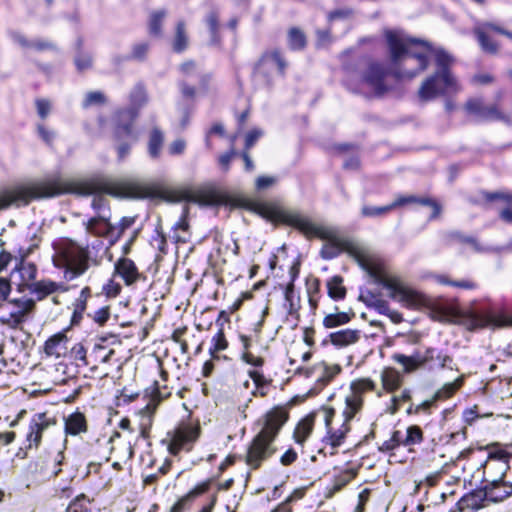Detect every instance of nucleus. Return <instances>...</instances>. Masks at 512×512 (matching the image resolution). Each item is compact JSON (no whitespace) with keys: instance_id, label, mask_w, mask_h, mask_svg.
I'll use <instances>...</instances> for the list:
<instances>
[{"instance_id":"1","label":"nucleus","mask_w":512,"mask_h":512,"mask_svg":"<svg viewBox=\"0 0 512 512\" xmlns=\"http://www.w3.org/2000/svg\"><path fill=\"white\" fill-rule=\"evenodd\" d=\"M20 190H25V199L15 198L12 204L26 205L33 200L58 196L64 193H75L78 195H95L92 200V207L96 215L103 211L110 210L106 198L101 193L115 197H144L146 190L134 182H113L104 180L92 181H64L59 177H52L40 181L30 182L8 191V195H16Z\"/></svg>"},{"instance_id":"2","label":"nucleus","mask_w":512,"mask_h":512,"mask_svg":"<svg viewBox=\"0 0 512 512\" xmlns=\"http://www.w3.org/2000/svg\"><path fill=\"white\" fill-rule=\"evenodd\" d=\"M342 251H346L368 274L379 284L390 290V297L407 307H419L425 304V298L419 292L406 286L399 278L389 276L379 259L368 249L356 243L339 239L325 242L320 255L329 260L337 257Z\"/></svg>"},{"instance_id":"3","label":"nucleus","mask_w":512,"mask_h":512,"mask_svg":"<svg viewBox=\"0 0 512 512\" xmlns=\"http://www.w3.org/2000/svg\"><path fill=\"white\" fill-rule=\"evenodd\" d=\"M389 72L397 79H412L428 67L429 57H435L430 43L410 37L403 30L385 29Z\"/></svg>"},{"instance_id":"4","label":"nucleus","mask_w":512,"mask_h":512,"mask_svg":"<svg viewBox=\"0 0 512 512\" xmlns=\"http://www.w3.org/2000/svg\"><path fill=\"white\" fill-rule=\"evenodd\" d=\"M288 418L287 410L282 407H275L265 414L263 427L253 438L247 450L246 463L250 468L258 469L275 453L272 444Z\"/></svg>"},{"instance_id":"5","label":"nucleus","mask_w":512,"mask_h":512,"mask_svg":"<svg viewBox=\"0 0 512 512\" xmlns=\"http://www.w3.org/2000/svg\"><path fill=\"white\" fill-rule=\"evenodd\" d=\"M53 247V264L63 270L67 281L82 276L92 265L98 264L97 259L91 255L89 246L80 245L72 239H60Z\"/></svg>"},{"instance_id":"6","label":"nucleus","mask_w":512,"mask_h":512,"mask_svg":"<svg viewBox=\"0 0 512 512\" xmlns=\"http://www.w3.org/2000/svg\"><path fill=\"white\" fill-rule=\"evenodd\" d=\"M435 61L438 71L426 78L418 91L422 101H430L439 96L456 94L462 90L456 77L450 71L454 58L444 49L435 51Z\"/></svg>"},{"instance_id":"7","label":"nucleus","mask_w":512,"mask_h":512,"mask_svg":"<svg viewBox=\"0 0 512 512\" xmlns=\"http://www.w3.org/2000/svg\"><path fill=\"white\" fill-rule=\"evenodd\" d=\"M267 215L268 218L274 222L287 224L297 228L307 237L316 236L326 242L341 239L336 228L315 225L297 211L271 207L267 210Z\"/></svg>"},{"instance_id":"8","label":"nucleus","mask_w":512,"mask_h":512,"mask_svg":"<svg viewBox=\"0 0 512 512\" xmlns=\"http://www.w3.org/2000/svg\"><path fill=\"white\" fill-rule=\"evenodd\" d=\"M199 435V425L182 423L174 430L168 432L163 442L167 443L168 451L172 455H177L181 451H190Z\"/></svg>"},{"instance_id":"9","label":"nucleus","mask_w":512,"mask_h":512,"mask_svg":"<svg viewBox=\"0 0 512 512\" xmlns=\"http://www.w3.org/2000/svg\"><path fill=\"white\" fill-rule=\"evenodd\" d=\"M389 72L376 62L370 63L362 74L357 90L366 96L381 95L388 90L385 78Z\"/></svg>"},{"instance_id":"10","label":"nucleus","mask_w":512,"mask_h":512,"mask_svg":"<svg viewBox=\"0 0 512 512\" xmlns=\"http://www.w3.org/2000/svg\"><path fill=\"white\" fill-rule=\"evenodd\" d=\"M350 394L346 396L343 416L351 421L363 407V395L376 390V383L370 378H360L350 385Z\"/></svg>"},{"instance_id":"11","label":"nucleus","mask_w":512,"mask_h":512,"mask_svg":"<svg viewBox=\"0 0 512 512\" xmlns=\"http://www.w3.org/2000/svg\"><path fill=\"white\" fill-rule=\"evenodd\" d=\"M54 416L47 413H36L31 418L28 432L26 434L27 449H37L42 441L43 435L56 425Z\"/></svg>"},{"instance_id":"12","label":"nucleus","mask_w":512,"mask_h":512,"mask_svg":"<svg viewBox=\"0 0 512 512\" xmlns=\"http://www.w3.org/2000/svg\"><path fill=\"white\" fill-rule=\"evenodd\" d=\"M492 469L493 465H489L487 469L484 470V489L488 497V501L501 502L512 495V483L505 481V475H501L500 473L499 477H491L490 474Z\"/></svg>"},{"instance_id":"13","label":"nucleus","mask_w":512,"mask_h":512,"mask_svg":"<svg viewBox=\"0 0 512 512\" xmlns=\"http://www.w3.org/2000/svg\"><path fill=\"white\" fill-rule=\"evenodd\" d=\"M464 110L467 114L481 121L503 120L505 118L497 104L486 105L480 97L469 98L464 104Z\"/></svg>"},{"instance_id":"14","label":"nucleus","mask_w":512,"mask_h":512,"mask_svg":"<svg viewBox=\"0 0 512 512\" xmlns=\"http://www.w3.org/2000/svg\"><path fill=\"white\" fill-rule=\"evenodd\" d=\"M335 415L333 409L325 410V425L327 428V435L323 438V443L330 446V455H335L337 448L341 446L346 438L347 433L350 431V425L346 418H344L343 424L338 429L331 427V421Z\"/></svg>"},{"instance_id":"15","label":"nucleus","mask_w":512,"mask_h":512,"mask_svg":"<svg viewBox=\"0 0 512 512\" xmlns=\"http://www.w3.org/2000/svg\"><path fill=\"white\" fill-rule=\"evenodd\" d=\"M435 357L434 348H426L425 351H415L412 355H404L396 353L392 356V359L402 365L403 371L407 374L413 373L416 370L423 368L427 363L432 361Z\"/></svg>"},{"instance_id":"16","label":"nucleus","mask_w":512,"mask_h":512,"mask_svg":"<svg viewBox=\"0 0 512 512\" xmlns=\"http://www.w3.org/2000/svg\"><path fill=\"white\" fill-rule=\"evenodd\" d=\"M467 324L470 329H480V328H504V327H512V316L505 315L503 313L500 314H492V313H476L471 312Z\"/></svg>"},{"instance_id":"17","label":"nucleus","mask_w":512,"mask_h":512,"mask_svg":"<svg viewBox=\"0 0 512 512\" xmlns=\"http://www.w3.org/2000/svg\"><path fill=\"white\" fill-rule=\"evenodd\" d=\"M110 218V210H105L101 215H95L85 222V229L94 236L114 238L116 227L110 223Z\"/></svg>"},{"instance_id":"18","label":"nucleus","mask_w":512,"mask_h":512,"mask_svg":"<svg viewBox=\"0 0 512 512\" xmlns=\"http://www.w3.org/2000/svg\"><path fill=\"white\" fill-rule=\"evenodd\" d=\"M162 400L163 397L161 396L160 391L158 390V388H155L146 406L140 410V415L142 416L140 435L143 438L149 437V429L151 428L153 423V416L157 411Z\"/></svg>"},{"instance_id":"19","label":"nucleus","mask_w":512,"mask_h":512,"mask_svg":"<svg viewBox=\"0 0 512 512\" xmlns=\"http://www.w3.org/2000/svg\"><path fill=\"white\" fill-rule=\"evenodd\" d=\"M162 400L163 397L161 396L160 391L158 390V388H155L146 406L140 410V415L142 416L140 435L143 438L149 437V429L151 428L153 423V416L157 411Z\"/></svg>"},{"instance_id":"20","label":"nucleus","mask_w":512,"mask_h":512,"mask_svg":"<svg viewBox=\"0 0 512 512\" xmlns=\"http://www.w3.org/2000/svg\"><path fill=\"white\" fill-rule=\"evenodd\" d=\"M69 338L67 330L57 332L50 336L44 343V353L49 357L61 358L68 353Z\"/></svg>"},{"instance_id":"21","label":"nucleus","mask_w":512,"mask_h":512,"mask_svg":"<svg viewBox=\"0 0 512 512\" xmlns=\"http://www.w3.org/2000/svg\"><path fill=\"white\" fill-rule=\"evenodd\" d=\"M175 200H187L201 205H215L222 201V196L216 190L208 188L196 192L178 193Z\"/></svg>"},{"instance_id":"22","label":"nucleus","mask_w":512,"mask_h":512,"mask_svg":"<svg viewBox=\"0 0 512 512\" xmlns=\"http://www.w3.org/2000/svg\"><path fill=\"white\" fill-rule=\"evenodd\" d=\"M488 462L485 469L489 465H493V469H497L501 475H506L509 469V453L499 444L493 443L487 446Z\"/></svg>"},{"instance_id":"23","label":"nucleus","mask_w":512,"mask_h":512,"mask_svg":"<svg viewBox=\"0 0 512 512\" xmlns=\"http://www.w3.org/2000/svg\"><path fill=\"white\" fill-rule=\"evenodd\" d=\"M496 25L492 23H484L474 29V33L478 39L481 49L485 53L497 54L499 45L492 39V33L495 32Z\"/></svg>"},{"instance_id":"24","label":"nucleus","mask_w":512,"mask_h":512,"mask_svg":"<svg viewBox=\"0 0 512 512\" xmlns=\"http://www.w3.org/2000/svg\"><path fill=\"white\" fill-rule=\"evenodd\" d=\"M380 381L382 389L377 391L378 397L383 395V391L386 393H394L397 391L403 383V376L395 368L385 367L380 373Z\"/></svg>"},{"instance_id":"25","label":"nucleus","mask_w":512,"mask_h":512,"mask_svg":"<svg viewBox=\"0 0 512 512\" xmlns=\"http://www.w3.org/2000/svg\"><path fill=\"white\" fill-rule=\"evenodd\" d=\"M412 203H419L421 205L431 206L433 209V213L430 216L431 219L437 218L441 213V206L435 200H433L431 198H427V197L418 198L413 195H407V196L400 195L391 204H389V207H391V211H392L395 208H398V207H401V206H404L407 204H412Z\"/></svg>"},{"instance_id":"26","label":"nucleus","mask_w":512,"mask_h":512,"mask_svg":"<svg viewBox=\"0 0 512 512\" xmlns=\"http://www.w3.org/2000/svg\"><path fill=\"white\" fill-rule=\"evenodd\" d=\"M32 294L36 296L38 300H42L45 297L54 294L56 292H66L67 287L61 283H57L51 280H40L32 283L29 287Z\"/></svg>"},{"instance_id":"27","label":"nucleus","mask_w":512,"mask_h":512,"mask_svg":"<svg viewBox=\"0 0 512 512\" xmlns=\"http://www.w3.org/2000/svg\"><path fill=\"white\" fill-rule=\"evenodd\" d=\"M115 269L117 274L123 278L126 285H132L142 277L135 263L128 258L120 259L116 263Z\"/></svg>"},{"instance_id":"28","label":"nucleus","mask_w":512,"mask_h":512,"mask_svg":"<svg viewBox=\"0 0 512 512\" xmlns=\"http://www.w3.org/2000/svg\"><path fill=\"white\" fill-rule=\"evenodd\" d=\"M488 500L485 489L476 490L464 495L458 502L460 511L477 510L484 506V501Z\"/></svg>"},{"instance_id":"29","label":"nucleus","mask_w":512,"mask_h":512,"mask_svg":"<svg viewBox=\"0 0 512 512\" xmlns=\"http://www.w3.org/2000/svg\"><path fill=\"white\" fill-rule=\"evenodd\" d=\"M330 342L339 348L355 344L360 339V331L356 329H343L329 335Z\"/></svg>"},{"instance_id":"30","label":"nucleus","mask_w":512,"mask_h":512,"mask_svg":"<svg viewBox=\"0 0 512 512\" xmlns=\"http://www.w3.org/2000/svg\"><path fill=\"white\" fill-rule=\"evenodd\" d=\"M88 425L83 413L76 411L65 418V432L68 435H79L87 432Z\"/></svg>"},{"instance_id":"31","label":"nucleus","mask_w":512,"mask_h":512,"mask_svg":"<svg viewBox=\"0 0 512 512\" xmlns=\"http://www.w3.org/2000/svg\"><path fill=\"white\" fill-rule=\"evenodd\" d=\"M314 423L315 415L309 414L297 424L293 434V438L297 444H304L313 431Z\"/></svg>"},{"instance_id":"32","label":"nucleus","mask_w":512,"mask_h":512,"mask_svg":"<svg viewBox=\"0 0 512 512\" xmlns=\"http://www.w3.org/2000/svg\"><path fill=\"white\" fill-rule=\"evenodd\" d=\"M13 303L16 305L17 310L11 312L10 318L15 325H18L26 319L29 313L33 311L35 301L33 299H19L14 300Z\"/></svg>"},{"instance_id":"33","label":"nucleus","mask_w":512,"mask_h":512,"mask_svg":"<svg viewBox=\"0 0 512 512\" xmlns=\"http://www.w3.org/2000/svg\"><path fill=\"white\" fill-rule=\"evenodd\" d=\"M91 296V290L89 287H84L79 296L75 299L73 303V315H72V324H77L82 319V315L87 307V300Z\"/></svg>"},{"instance_id":"34","label":"nucleus","mask_w":512,"mask_h":512,"mask_svg":"<svg viewBox=\"0 0 512 512\" xmlns=\"http://www.w3.org/2000/svg\"><path fill=\"white\" fill-rule=\"evenodd\" d=\"M353 316H354L353 312L332 313V314H329L324 317L323 325L326 328H334L337 326L345 325L348 322H350V320L352 319Z\"/></svg>"},{"instance_id":"35","label":"nucleus","mask_w":512,"mask_h":512,"mask_svg":"<svg viewBox=\"0 0 512 512\" xmlns=\"http://www.w3.org/2000/svg\"><path fill=\"white\" fill-rule=\"evenodd\" d=\"M163 141V133L158 128H154L150 133L148 142V152L152 158L159 157Z\"/></svg>"},{"instance_id":"36","label":"nucleus","mask_w":512,"mask_h":512,"mask_svg":"<svg viewBox=\"0 0 512 512\" xmlns=\"http://www.w3.org/2000/svg\"><path fill=\"white\" fill-rule=\"evenodd\" d=\"M328 295L334 300L343 299L346 296V288L343 286L341 276H333L327 282Z\"/></svg>"},{"instance_id":"37","label":"nucleus","mask_w":512,"mask_h":512,"mask_svg":"<svg viewBox=\"0 0 512 512\" xmlns=\"http://www.w3.org/2000/svg\"><path fill=\"white\" fill-rule=\"evenodd\" d=\"M464 383V376H460L455 381L451 383L444 384L436 393L435 399L443 400L448 399L454 395V393L459 390Z\"/></svg>"},{"instance_id":"38","label":"nucleus","mask_w":512,"mask_h":512,"mask_svg":"<svg viewBox=\"0 0 512 512\" xmlns=\"http://www.w3.org/2000/svg\"><path fill=\"white\" fill-rule=\"evenodd\" d=\"M188 46V36L186 33L185 23L179 21L176 26V33L173 40V49L176 52L184 51Z\"/></svg>"},{"instance_id":"39","label":"nucleus","mask_w":512,"mask_h":512,"mask_svg":"<svg viewBox=\"0 0 512 512\" xmlns=\"http://www.w3.org/2000/svg\"><path fill=\"white\" fill-rule=\"evenodd\" d=\"M423 441V431L417 425H411L406 430V436H401V442L403 446H412L420 444Z\"/></svg>"},{"instance_id":"40","label":"nucleus","mask_w":512,"mask_h":512,"mask_svg":"<svg viewBox=\"0 0 512 512\" xmlns=\"http://www.w3.org/2000/svg\"><path fill=\"white\" fill-rule=\"evenodd\" d=\"M288 44L292 50H302L306 46V36L302 30L293 27L288 31Z\"/></svg>"},{"instance_id":"41","label":"nucleus","mask_w":512,"mask_h":512,"mask_svg":"<svg viewBox=\"0 0 512 512\" xmlns=\"http://www.w3.org/2000/svg\"><path fill=\"white\" fill-rule=\"evenodd\" d=\"M356 473L353 470H345L335 477L331 494L339 492L344 486H346L354 477Z\"/></svg>"},{"instance_id":"42","label":"nucleus","mask_w":512,"mask_h":512,"mask_svg":"<svg viewBox=\"0 0 512 512\" xmlns=\"http://www.w3.org/2000/svg\"><path fill=\"white\" fill-rule=\"evenodd\" d=\"M70 356L77 362L78 366H88L87 350L82 343H76L70 349Z\"/></svg>"},{"instance_id":"43","label":"nucleus","mask_w":512,"mask_h":512,"mask_svg":"<svg viewBox=\"0 0 512 512\" xmlns=\"http://www.w3.org/2000/svg\"><path fill=\"white\" fill-rule=\"evenodd\" d=\"M113 349H107L104 345L96 344L92 351V356L100 363H108L114 355Z\"/></svg>"},{"instance_id":"44","label":"nucleus","mask_w":512,"mask_h":512,"mask_svg":"<svg viewBox=\"0 0 512 512\" xmlns=\"http://www.w3.org/2000/svg\"><path fill=\"white\" fill-rule=\"evenodd\" d=\"M354 15V10L350 7H343L331 11L327 14V19L329 23H332L337 20H347L352 18Z\"/></svg>"},{"instance_id":"45","label":"nucleus","mask_w":512,"mask_h":512,"mask_svg":"<svg viewBox=\"0 0 512 512\" xmlns=\"http://www.w3.org/2000/svg\"><path fill=\"white\" fill-rule=\"evenodd\" d=\"M411 400V391L409 389H404L399 395L392 397V404L389 408L390 414H395L399 409L402 403L408 402Z\"/></svg>"},{"instance_id":"46","label":"nucleus","mask_w":512,"mask_h":512,"mask_svg":"<svg viewBox=\"0 0 512 512\" xmlns=\"http://www.w3.org/2000/svg\"><path fill=\"white\" fill-rule=\"evenodd\" d=\"M21 278L24 282L32 281L36 278V265L30 262H22L19 267Z\"/></svg>"},{"instance_id":"47","label":"nucleus","mask_w":512,"mask_h":512,"mask_svg":"<svg viewBox=\"0 0 512 512\" xmlns=\"http://www.w3.org/2000/svg\"><path fill=\"white\" fill-rule=\"evenodd\" d=\"M391 211V207L389 205L374 207L365 205L361 209V214L363 217H381L386 215Z\"/></svg>"},{"instance_id":"48","label":"nucleus","mask_w":512,"mask_h":512,"mask_svg":"<svg viewBox=\"0 0 512 512\" xmlns=\"http://www.w3.org/2000/svg\"><path fill=\"white\" fill-rule=\"evenodd\" d=\"M131 102L134 106L140 107L147 102V93L142 85H136L131 92Z\"/></svg>"},{"instance_id":"49","label":"nucleus","mask_w":512,"mask_h":512,"mask_svg":"<svg viewBox=\"0 0 512 512\" xmlns=\"http://www.w3.org/2000/svg\"><path fill=\"white\" fill-rule=\"evenodd\" d=\"M400 445H402L401 432L396 430L393 432L390 439H388L382 443V445L379 447V450L381 452H389V451L396 449Z\"/></svg>"},{"instance_id":"50","label":"nucleus","mask_w":512,"mask_h":512,"mask_svg":"<svg viewBox=\"0 0 512 512\" xmlns=\"http://www.w3.org/2000/svg\"><path fill=\"white\" fill-rule=\"evenodd\" d=\"M495 77L491 73L488 72H479L474 74L471 79L470 83L474 86H486L491 85L494 83Z\"/></svg>"},{"instance_id":"51","label":"nucleus","mask_w":512,"mask_h":512,"mask_svg":"<svg viewBox=\"0 0 512 512\" xmlns=\"http://www.w3.org/2000/svg\"><path fill=\"white\" fill-rule=\"evenodd\" d=\"M106 102L105 95L100 91H92L87 93L83 102V107L87 108L93 105H102Z\"/></svg>"},{"instance_id":"52","label":"nucleus","mask_w":512,"mask_h":512,"mask_svg":"<svg viewBox=\"0 0 512 512\" xmlns=\"http://www.w3.org/2000/svg\"><path fill=\"white\" fill-rule=\"evenodd\" d=\"M165 17V11H158L151 15L149 22V30L153 35H160L161 33V22Z\"/></svg>"},{"instance_id":"53","label":"nucleus","mask_w":512,"mask_h":512,"mask_svg":"<svg viewBox=\"0 0 512 512\" xmlns=\"http://www.w3.org/2000/svg\"><path fill=\"white\" fill-rule=\"evenodd\" d=\"M367 304L368 306L375 308L378 312L382 314H388L390 312L388 302L374 295H371L368 298Z\"/></svg>"},{"instance_id":"54","label":"nucleus","mask_w":512,"mask_h":512,"mask_svg":"<svg viewBox=\"0 0 512 512\" xmlns=\"http://www.w3.org/2000/svg\"><path fill=\"white\" fill-rule=\"evenodd\" d=\"M227 346L228 342L225 338L223 329H220L212 339V347L210 350L212 353L220 352L225 350Z\"/></svg>"},{"instance_id":"55","label":"nucleus","mask_w":512,"mask_h":512,"mask_svg":"<svg viewBox=\"0 0 512 512\" xmlns=\"http://www.w3.org/2000/svg\"><path fill=\"white\" fill-rule=\"evenodd\" d=\"M25 193H26L25 190H20L18 192V194L14 195V196L8 195V191L0 194V210L9 207L12 204L13 200H15V198L25 199L24 198Z\"/></svg>"},{"instance_id":"56","label":"nucleus","mask_w":512,"mask_h":512,"mask_svg":"<svg viewBox=\"0 0 512 512\" xmlns=\"http://www.w3.org/2000/svg\"><path fill=\"white\" fill-rule=\"evenodd\" d=\"M115 137L118 141L129 138L132 142L137 140V136L133 134L132 126L124 125L116 129Z\"/></svg>"},{"instance_id":"57","label":"nucleus","mask_w":512,"mask_h":512,"mask_svg":"<svg viewBox=\"0 0 512 512\" xmlns=\"http://www.w3.org/2000/svg\"><path fill=\"white\" fill-rule=\"evenodd\" d=\"M450 236H451V238L455 239L456 241H458L460 243L470 245L475 251L480 250L476 239H474L473 237L465 236V235L461 234L460 232H456V231L452 232L450 234Z\"/></svg>"},{"instance_id":"58","label":"nucleus","mask_w":512,"mask_h":512,"mask_svg":"<svg viewBox=\"0 0 512 512\" xmlns=\"http://www.w3.org/2000/svg\"><path fill=\"white\" fill-rule=\"evenodd\" d=\"M263 61L274 63L275 65H277L281 73H283L286 68V63L278 51H273L270 54L266 55L263 58Z\"/></svg>"},{"instance_id":"59","label":"nucleus","mask_w":512,"mask_h":512,"mask_svg":"<svg viewBox=\"0 0 512 512\" xmlns=\"http://www.w3.org/2000/svg\"><path fill=\"white\" fill-rule=\"evenodd\" d=\"M75 64L79 71H83L91 67L92 58L88 54H79L75 59Z\"/></svg>"},{"instance_id":"60","label":"nucleus","mask_w":512,"mask_h":512,"mask_svg":"<svg viewBox=\"0 0 512 512\" xmlns=\"http://www.w3.org/2000/svg\"><path fill=\"white\" fill-rule=\"evenodd\" d=\"M36 107H37V112H38V115L44 119L48 116L49 112H50V109H51V104L48 100H45V99H37L36 100Z\"/></svg>"},{"instance_id":"61","label":"nucleus","mask_w":512,"mask_h":512,"mask_svg":"<svg viewBox=\"0 0 512 512\" xmlns=\"http://www.w3.org/2000/svg\"><path fill=\"white\" fill-rule=\"evenodd\" d=\"M207 24L211 30V33H212V36H213V41L215 43L218 42V40L216 39V32L218 30V16L215 12H211L208 17H207Z\"/></svg>"},{"instance_id":"62","label":"nucleus","mask_w":512,"mask_h":512,"mask_svg":"<svg viewBox=\"0 0 512 512\" xmlns=\"http://www.w3.org/2000/svg\"><path fill=\"white\" fill-rule=\"evenodd\" d=\"M242 360L247 364L253 365L255 367H260L263 365L264 360L261 357L254 356L252 353L245 351L242 356Z\"/></svg>"},{"instance_id":"63","label":"nucleus","mask_w":512,"mask_h":512,"mask_svg":"<svg viewBox=\"0 0 512 512\" xmlns=\"http://www.w3.org/2000/svg\"><path fill=\"white\" fill-rule=\"evenodd\" d=\"M103 291L108 297H116L121 291V286L111 280L104 286Z\"/></svg>"},{"instance_id":"64","label":"nucleus","mask_w":512,"mask_h":512,"mask_svg":"<svg viewBox=\"0 0 512 512\" xmlns=\"http://www.w3.org/2000/svg\"><path fill=\"white\" fill-rule=\"evenodd\" d=\"M133 222H134L133 218L123 217L121 219L119 226L116 227L114 238H119L124 233V231L133 224Z\"/></svg>"}]
</instances>
